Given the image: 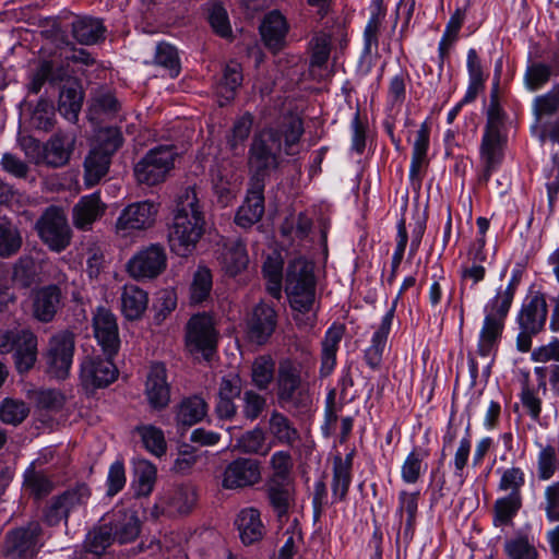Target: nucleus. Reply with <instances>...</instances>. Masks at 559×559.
Masks as SVG:
<instances>
[{"mask_svg": "<svg viewBox=\"0 0 559 559\" xmlns=\"http://www.w3.org/2000/svg\"><path fill=\"white\" fill-rule=\"evenodd\" d=\"M204 224L195 189L185 188L177 197L173 223L168 227L170 250L179 257L191 254L203 234Z\"/></svg>", "mask_w": 559, "mask_h": 559, "instance_id": "obj_1", "label": "nucleus"}, {"mask_svg": "<svg viewBox=\"0 0 559 559\" xmlns=\"http://www.w3.org/2000/svg\"><path fill=\"white\" fill-rule=\"evenodd\" d=\"M316 287L314 263L304 257L289 261L285 273V292L294 310L305 313L312 309Z\"/></svg>", "mask_w": 559, "mask_h": 559, "instance_id": "obj_2", "label": "nucleus"}, {"mask_svg": "<svg viewBox=\"0 0 559 559\" xmlns=\"http://www.w3.org/2000/svg\"><path fill=\"white\" fill-rule=\"evenodd\" d=\"M282 133L275 128H265L254 134L248 152L250 182L264 183L269 174L280 166Z\"/></svg>", "mask_w": 559, "mask_h": 559, "instance_id": "obj_3", "label": "nucleus"}, {"mask_svg": "<svg viewBox=\"0 0 559 559\" xmlns=\"http://www.w3.org/2000/svg\"><path fill=\"white\" fill-rule=\"evenodd\" d=\"M513 299V295L499 287L495 296L486 304L485 318L477 344V352L480 356L487 357L497 348Z\"/></svg>", "mask_w": 559, "mask_h": 559, "instance_id": "obj_4", "label": "nucleus"}, {"mask_svg": "<svg viewBox=\"0 0 559 559\" xmlns=\"http://www.w3.org/2000/svg\"><path fill=\"white\" fill-rule=\"evenodd\" d=\"M177 155L174 145H157L148 150L133 167L136 182L150 187L164 182L175 166Z\"/></svg>", "mask_w": 559, "mask_h": 559, "instance_id": "obj_5", "label": "nucleus"}, {"mask_svg": "<svg viewBox=\"0 0 559 559\" xmlns=\"http://www.w3.org/2000/svg\"><path fill=\"white\" fill-rule=\"evenodd\" d=\"M532 112V131L539 141L559 143V84L533 99Z\"/></svg>", "mask_w": 559, "mask_h": 559, "instance_id": "obj_6", "label": "nucleus"}, {"mask_svg": "<svg viewBox=\"0 0 559 559\" xmlns=\"http://www.w3.org/2000/svg\"><path fill=\"white\" fill-rule=\"evenodd\" d=\"M75 334L70 330L53 333L43 350L46 372L58 380H66L73 364Z\"/></svg>", "mask_w": 559, "mask_h": 559, "instance_id": "obj_7", "label": "nucleus"}, {"mask_svg": "<svg viewBox=\"0 0 559 559\" xmlns=\"http://www.w3.org/2000/svg\"><path fill=\"white\" fill-rule=\"evenodd\" d=\"M38 340L28 329H14L0 332V353H13L16 370L28 372L37 360Z\"/></svg>", "mask_w": 559, "mask_h": 559, "instance_id": "obj_8", "label": "nucleus"}, {"mask_svg": "<svg viewBox=\"0 0 559 559\" xmlns=\"http://www.w3.org/2000/svg\"><path fill=\"white\" fill-rule=\"evenodd\" d=\"M40 239L50 250L61 252L69 247L72 230L64 211L58 206H49L37 222Z\"/></svg>", "mask_w": 559, "mask_h": 559, "instance_id": "obj_9", "label": "nucleus"}, {"mask_svg": "<svg viewBox=\"0 0 559 559\" xmlns=\"http://www.w3.org/2000/svg\"><path fill=\"white\" fill-rule=\"evenodd\" d=\"M218 332L213 318L206 313L192 316L186 326V347L191 354L201 353L210 360L216 349Z\"/></svg>", "mask_w": 559, "mask_h": 559, "instance_id": "obj_10", "label": "nucleus"}, {"mask_svg": "<svg viewBox=\"0 0 559 559\" xmlns=\"http://www.w3.org/2000/svg\"><path fill=\"white\" fill-rule=\"evenodd\" d=\"M92 495L91 488L85 483H76L70 486L61 495L51 499L45 511V521L53 526L61 521H68L71 512L84 507Z\"/></svg>", "mask_w": 559, "mask_h": 559, "instance_id": "obj_11", "label": "nucleus"}, {"mask_svg": "<svg viewBox=\"0 0 559 559\" xmlns=\"http://www.w3.org/2000/svg\"><path fill=\"white\" fill-rule=\"evenodd\" d=\"M41 534V526L37 521L7 533L3 556L5 559H31L35 556Z\"/></svg>", "mask_w": 559, "mask_h": 559, "instance_id": "obj_12", "label": "nucleus"}, {"mask_svg": "<svg viewBox=\"0 0 559 559\" xmlns=\"http://www.w3.org/2000/svg\"><path fill=\"white\" fill-rule=\"evenodd\" d=\"M219 478L225 490L253 487L262 478L261 463L255 459L239 456L225 465Z\"/></svg>", "mask_w": 559, "mask_h": 559, "instance_id": "obj_13", "label": "nucleus"}, {"mask_svg": "<svg viewBox=\"0 0 559 559\" xmlns=\"http://www.w3.org/2000/svg\"><path fill=\"white\" fill-rule=\"evenodd\" d=\"M158 213V205L152 201H140L127 205L116 221V231L128 237L134 231L151 228Z\"/></svg>", "mask_w": 559, "mask_h": 559, "instance_id": "obj_14", "label": "nucleus"}, {"mask_svg": "<svg viewBox=\"0 0 559 559\" xmlns=\"http://www.w3.org/2000/svg\"><path fill=\"white\" fill-rule=\"evenodd\" d=\"M308 377V372L304 366L289 358L283 359L278 364L277 369V397L283 403H293L297 395L304 401V381Z\"/></svg>", "mask_w": 559, "mask_h": 559, "instance_id": "obj_15", "label": "nucleus"}, {"mask_svg": "<svg viewBox=\"0 0 559 559\" xmlns=\"http://www.w3.org/2000/svg\"><path fill=\"white\" fill-rule=\"evenodd\" d=\"M167 265V254L163 246L152 243L138 251L128 262V272L135 280L157 277Z\"/></svg>", "mask_w": 559, "mask_h": 559, "instance_id": "obj_16", "label": "nucleus"}, {"mask_svg": "<svg viewBox=\"0 0 559 559\" xmlns=\"http://www.w3.org/2000/svg\"><path fill=\"white\" fill-rule=\"evenodd\" d=\"M198 500L197 489L191 484L176 485L165 490L157 499L155 509L169 516L191 512Z\"/></svg>", "mask_w": 559, "mask_h": 559, "instance_id": "obj_17", "label": "nucleus"}, {"mask_svg": "<svg viewBox=\"0 0 559 559\" xmlns=\"http://www.w3.org/2000/svg\"><path fill=\"white\" fill-rule=\"evenodd\" d=\"M94 336L104 354L117 355L120 348L119 329L116 316L105 307H97L93 314Z\"/></svg>", "mask_w": 559, "mask_h": 559, "instance_id": "obj_18", "label": "nucleus"}, {"mask_svg": "<svg viewBox=\"0 0 559 559\" xmlns=\"http://www.w3.org/2000/svg\"><path fill=\"white\" fill-rule=\"evenodd\" d=\"M507 142L502 130H485L481 138L479 154L483 170L479 180L487 182L491 174L499 167L503 159V148Z\"/></svg>", "mask_w": 559, "mask_h": 559, "instance_id": "obj_19", "label": "nucleus"}, {"mask_svg": "<svg viewBox=\"0 0 559 559\" xmlns=\"http://www.w3.org/2000/svg\"><path fill=\"white\" fill-rule=\"evenodd\" d=\"M111 358L87 357L81 364V381L86 389L105 388L117 379L118 369Z\"/></svg>", "mask_w": 559, "mask_h": 559, "instance_id": "obj_20", "label": "nucleus"}, {"mask_svg": "<svg viewBox=\"0 0 559 559\" xmlns=\"http://www.w3.org/2000/svg\"><path fill=\"white\" fill-rule=\"evenodd\" d=\"M62 292L58 285L50 284L37 288L32 294V316L40 323H50L62 307Z\"/></svg>", "mask_w": 559, "mask_h": 559, "instance_id": "obj_21", "label": "nucleus"}, {"mask_svg": "<svg viewBox=\"0 0 559 559\" xmlns=\"http://www.w3.org/2000/svg\"><path fill=\"white\" fill-rule=\"evenodd\" d=\"M547 316L546 295L542 292H535L523 301L516 322L520 329H525L531 333H539L545 328Z\"/></svg>", "mask_w": 559, "mask_h": 559, "instance_id": "obj_22", "label": "nucleus"}, {"mask_svg": "<svg viewBox=\"0 0 559 559\" xmlns=\"http://www.w3.org/2000/svg\"><path fill=\"white\" fill-rule=\"evenodd\" d=\"M144 394L150 407L154 411L165 409L170 402V385L167 381V370L164 364L151 366L146 377Z\"/></svg>", "mask_w": 559, "mask_h": 559, "instance_id": "obj_23", "label": "nucleus"}, {"mask_svg": "<svg viewBox=\"0 0 559 559\" xmlns=\"http://www.w3.org/2000/svg\"><path fill=\"white\" fill-rule=\"evenodd\" d=\"M105 519L111 528L115 542L126 544L139 536L140 520L135 511L117 506L106 514Z\"/></svg>", "mask_w": 559, "mask_h": 559, "instance_id": "obj_24", "label": "nucleus"}, {"mask_svg": "<svg viewBox=\"0 0 559 559\" xmlns=\"http://www.w3.org/2000/svg\"><path fill=\"white\" fill-rule=\"evenodd\" d=\"M275 326V310L265 304H259L253 308L252 314L247 323L248 337L250 342L263 345L273 334Z\"/></svg>", "mask_w": 559, "mask_h": 559, "instance_id": "obj_25", "label": "nucleus"}, {"mask_svg": "<svg viewBox=\"0 0 559 559\" xmlns=\"http://www.w3.org/2000/svg\"><path fill=\"white\" fill-rule=\"evenodd\" d=\"M264 183L257 181L250 182L246 200L238 209L235 223L242 227L249 228L258 223L264 214Z\"/></svg>", "mask_w": 559, "mask_h": 559, "instance_id": "obj_26", "label": "nucleus"}, {"mask_svg": "<svg viewBox=\"0 0 559 559\" xmlns=\"http://www.w3.org/2000/svg\"><path fill=\"white\" fill-rule=\"evenodd\" d=\"M106 211L97 193L82 197L72 209V223L79 230H91L93 224L99 219Z\"/></svg>", "mask_w": 559, "mask_h": 559, "instance_id": "obj_27", "label": "nucleus"}, {"mask_svg": "<svg viewBox=\"0 0 559 559\" xmlns=\"http://www.w3.org/2000/svg\"><path fill=\"white\" fill-rule=\"evenodd\" d=\"M217 259L226 274L238 275L247 269L249 263L246 243L239 238L225 240Z\"/></svg>", "mask_w": 559, "mask_h": 559, "instance_id": "obj_28", "label": "nucleus"}, {"mask_svg": "<svg viewBox=\"0 0 559 559\" xmlns=\"http://www.w3.org/2000/svg\"><path fill=\"white\" fill-rule=\"evenodd\" d=\"M395 313V302L383 316L381 323L371 337L370 346L365 350V361L373 370L379 369L382 364L384 348L392 328Z\"/></svg>", "mask_w": 559, "mask_h": 559, "instance_id": "obj_29", "label": "nucleus"}, {"mask_svg": "<svg viewBox=\"0 0 559 559\" xmlns=\"http://www.w3.org/2000/svg\"><path fill=\"white\" fill-rule=\"evenodd\" d=\"M235 525L241 542L247 546L260 542L265 535V526L261 520V513L254 507L241 509L237 514Z\"/></svg>", "mask_w": 559, "mask_h": 559, "instance_id": "obj_30", "label": "nucleus"}, {"mask_svg": "<svg viewBox=\"0 0 559 559\" xmlns=\"http://www.w3.org/2000/svg\"><path fill=\"white\" fill-rule=\"evenodd\" d=\"M69 76L68 68L62 63L53 60H43L32 74L27 88L29 93L38 94L46 82L58 84L63 81H69Z\"/></svg>", "mask_w": 559, "mask_h": 559, "instance_id": "obj_31", "label": "nucleus"}, {"mask_svg": "<svg viewBox=\"0 0 559 559\" xmlns=\"http://www.w3.org/2000/svg\"><path fill=\"white\" fill-rule=\"evenodd\" d=\"M74 139L63 132H57L45 143V165L49 167L64 166L71 156Z\"/></svg>", "mask_w": 559, "mask_h": 559, "instance_id": "obj_32", "label": "nucleus"}, {"mask_svg": "<svg viewBox=\"0 0 559 559\" xmlns=\"http://www.w3.org/2000/svg\"><path fill=\"white\" fill-rule=\"evenodd\" d=\"M430 127L427 121L423 122L416 133L415 141L413 143L412 160L409 166V178L412 181L421 180V173L428 165L429 160L427 157L429 148Z\"/></svg>", "mask_w": 559, "mask_h": 559, "instance_id": "obj_33", "label": "nucleus"}, {"mask_svg": "<svg viewBox=\"0 0 559 559\" xmlns=\"http://www.w3.org/2000/svg\"><path fill=\"white\" fill-rule=\"evenodd\" d=\"M344 335V326L333 324L330 326L321 343L320 377H329L336 366V353Z\"/></svg>", "mask_w": 559, "mask_h": 559, "instance_id": "obj_34", "label": "nucleus"}, {"mask_svg": "<svg viewBox=\"0 0 559 559\" xmlns=\"http://www.w3.org/2000/svg\"><path fill=\"white\" fill-rule=\"evenodd\" d=\"M287 31L286 20L277 11L266 14L260 26V34L265 46L275 51L283 47Z\"/></svg>", "mask_w": 559, "mask_h": 559, "instance_id": "obj_35", "label": "nucleus"}, {"mask_svg": "<svg viewBox=\"0 0 559 559\" xmlns=\"http://www.w3.org/2000/svg\"><path fill=\"white\" fill-rule=\"evenodd\" d=\"M265 492L277 516L286 515L294 499V481L266 480Z\"/></svg>", "mask_w": 559, "mask_h": 559, "instance_id": "obj_36", "label": "nucleus"}, {"mask_svg": "<svg viewBox=\"0 0 559 559\" xmlns=\"http://www.w3.org/2000/svg\"><path fill=\"white\" fill-rule=\"evenodd\" d=\"M115 542L111 528L103 519V524L95 527L86 535L84 547L85 551L74 559H99L105 549Z\"/></svg>", "mask_w": 559, "mask_h": 559, "instance_id": "obj_37", "label": "nucleus"}, {"mask_svg": "<svg viewBox=\"0 0 559 559\" xmlns=\"http://www.w3.org/2000/svg\"><path fill=\"white\" fill-rule=\"evenodd\" d=\"M207 403L199 395L185 397L176 406V423L181 426H193L206 416Z\"/></svg>", "mask_w": 559, "mask_h": 559, "instance_id": "obj_38", "label": "nucleus"}, {"mask_svg": "<svg viewBox=\"0 0 559 559\" xmlns=\"http://www.w3.org/2000/svg\"><path fill=\"white\" fill-rule=\"evenodd\" d=\"M83 92L76 81H67L58 100V111L69 121H75L82 107Z\"/></svg>", "mask_w": 559, "mask_h": 559, "instance_id": "obj_39", "label": "nucleus"}, {"mask_svg": "<svg viewBox=\"0 0 559 559\" xmlns=\"http://www.w3.org/2000/svg\"><path fill=\"white\" fill-rule=\"evenodd\" d=\"M72 35L82 45H95L105 38L106 28L99 19L80 16L72 22Z\"/></svg>", "mask_w": 559, "mask_h": 559, "instance_id": "obj_40", "label": "nucleus"}, {"mask_svg": "<svg viewBox=\"0 0 559 559\" xmlns=\"http://www.w3.org/2000/svg\"><path fill=\"white\" fill-rule=\"evenodd\" d=\"M121 312L127 320H139L145 312L148 304L146 292L135 285H126L121 297Z\"/></svg>", "mask_w": 559, "mask_h": 559, "instance_id": "obj_41", "label": "nucleus"}, {"mask_svg": "<svg viewBox=\"0 0 559 559\" xmlns=\"http://www.w3.org/2000/svg\"><path fill=\"white\" fill-rule=\"evenodd\" d=\"M269 432L280 444L290 448L300 441V433L294 423L277 411L272 412L270 415Z\"/></svg>", "mask_w": 559, "mask_h": 559, "instance_id": "obj_42", "label": "nucleus"}, {"mask_svg": "<svg viewBox=\"0 0 559 559\" xmlns=\"http://www.w3.org/2000/svg\"><path fill=\"white\" fill-rule=\"evenodd\" d=\"M418 500H419L418 491L408 492L406 490H402L399 493V506L396 509V514L400 518L401 525H402L403 516L406 515L403 536L407 542H411L414 536L416 519H417V513H418Z\"/></svg>", "mask_w": 559, "mask_h": 559, "instance_id": "obj_43", "label": "nucleus"}, {"mask_svg": "<svg viewBox=\"0 0 559 559\" xmlns=\"http://www.w3.org/2000/svg\"><path fill=\"white\" fill-rule=\"evenodd\" d=\"M557 74V68L549 63L530 61L523 75V83L527 91L536 92L545 87Z\"/></svg>", "mask_w": 559, "mask_h": 559, "instance_id": "obj_44", "label": "nucleus"}, {"mask_svg": "<svg viewBox=\"0 0 559 559\" xmlns=\"http://www.w3.org/2000/svg\"><path fill=\"white\" fill-rule=\"evenodd\" d=\"M523 506V497L506 495L498 498L492 507L493 525L496 527L512 525L513 519L516 516Z\"/></svg>", "mask_w": 559, "mask_h": 559, "instance_id": "obj_45", "label": "nucleus"}, {"mask_svg": "<svg viewBox=\"0 0 559 559\" xmlns=\"http://www.w3.org/2000/svg\"><path fill=\"white\" fill-rule=\"evenodd\" d=\"M111 156L93 147L84 160L85 182L94 186L108 173Z\"/></svg>", "mask_w": 559, "mask_h": 559, "instance_id": "obj_46", "label": "nucleus"}, {"mask_svg": "<svg viewBox=\"0 0 559 559\" xmlns=\"http://www.w3.org/2000/svg\"><path fill=\"white\" fill-rule=\"evenodd\" d=\"M559 471V447L554 444H539L536 459V475L538 480L551 479Z\"/></svg>", "mask_w": 559, "mask_h": 559, "instance_id": "obj_47", "label": "nucleus"}, {"mask_svg": "<svg viewBox=\"0 0 559 559\" xmlns=\"http://www.w3.org/2000/svg\"><path fill=\"white\" fill-rule=\"evenodd\" d=\"M429 456V450L415 447L406 456L402 468L401 477L406 484H415L426 469L425 460Z\"/></svg>", "mask_w": 559, "mask_h": 559, "instance_id": "obj_48", "label": "nucleus"}, {"mask_svg": "<svg viewBox=\"0 0 559 559\" xmlns=\"http://www.w3.org/2000/svg\"><path fill=\"white\" fill-rule=\"evenodd\" d=\"M265 439L264 431L257 427L241 435L236 440L235 447L242 453L265 456L272 449L271 444H266Z\"/></svg>", "mask_w": 559, "mask_h": 559, "instance_id": "obj_49", "label": "nucleus"}, {"mask_svg": "<svg viewBox=\"0 0 559 559\" xmlns=\"http://www.w3.org/2000/svg\"><path fill=\"white\" fill-rule=\"evenodd\" d=\"M156 467L146 460L136 462L134 466V490L139 497H147L156 481Z\"/></svg>", "mask_w": 559, "mask_h": 559, "instance_id": "obj_50", "label": "nucleus"}, {"mask_svg": "<svg viewBox=\"0 0 559 559\" xmlns=\"http://www.w3.org/2000/svg\"><path fill=\"white\" fill-rule=\"evenodd\" d=\"M23 243L22 235L16 225L10 222L0 223V257L15 255Z\"/></svg>", "mask_w": 559, "mask_h": 559, "instance_id": "obj_51", "label": "nucleus"}, {"mask_svg": "<svg viewBox=\"0 0 559 559\" xmlns=\"http://www.w3.org/2000/svg\"><path fill=\"white\" fill-rule=\"evenodd\" d=\"M28 415L29 407L22 400L5 397L0 403V420L5 425L19 426Z\"/></svg>", "mask_w": 559, "mask_h": 559, "instance_id": "obj_52", "label": "nucleus"}, {"mask_svg": "<svg viewBox=\"0 0 559 559\" xmlns=\"http://www.w3.org/2000/svg\"><path fill=\"white\" fill-rule=\"evenodd\" d=\"M135 431L147 451L155 456H162L166 453L167 443L164 431L153 425H141L135 427Z\"/></svg>", "mask_w": 559, "mask_h": 559, "instance_id": "obj_53", "label": "nucleus"}, {"mask_svg": "<svg viewBox=\"0 0 559 559\" xmlns=\"http://www.w3.org/2000/svg\"><path fill=\"white\" fill-rule=\"evenodd\" d=\"M242 82L241 67L237 62L226 64L223 76L217 85V94L225 100L229 102L234 98L236 90Z\"/></svg>", "mask_w": 559, "mask_h": 559, "instance_id": "obj_54", "label": "nucleus"}, {"mask_svg": "<svg viewBox=\"0 0 559 559\" xmlns=\"http://www.w3.org/2000/svg\"><path fill=\"white\" fill-rule=\"evenodd\" d=\"M275 361L271 356L262 355L254 359L251 367V379L259 390H266L274 379Z\"/></svg>", "mask_w": 559, "mask_h": 559, "instance_id": "obj_55", "label": "nucleus"}, {"mask_svg": "<svg viewBox=\"0 0 559 559\" xmlns=\"http://www.w3.org/2000/svg\"><path fill=\"white\" fill-rule=\"evenodd\" d=\"M271 474L267 480L294 481L292 473L294 461L288 451H276L272 454L269 462Z\"/></svg>", "mask_w": 559, "mask_h": 559, "instance_id": "obj_56", "label": "nucleus"}, {"mask_svg": "<svg viewBox=\"0 0 559 559\" xmlns=\"http://www.w3.org/2000/svg\"><path fill=\"white\" fill-rule=\"evenodd\" d=\"M24 488L35 498H43L51 492L53 483L46 474L31 466L24 473Z\"/></svg>", "mask_w": 559, "mask_h": 559, "instance_id": "obj_57", "label": "nucleus"}, {"mask_svg": "<svg viewBox=\"0 0 559 559\" xmlns=\"http://www.w3.org/2000/svg\"><path fill=\"white\" fill-rule=\"evenodd\" d=\"M264 278L266 280V289L269 294L280 299L282 296L283 282V262L278 259L269 257L262 267Z\"/></svg>", "mask_w": 559, "mask_h": 559, "instance_id": "obj_58", "label": "nucleus"}, {"mask_svg": "<svg viewBox=\"0 0 559 559\" xmlns=\"http://www.w3.org/2000/svg\"><path fill=\"white\" fill-rule=\"evenodd\" d=\"M525 485V473L519 466L504 468L498 483V490L510 496L522 497V488Z\"/></svg>", "mask_w": 559, "mask_h": 559, "instance_id": "obj_59", "label": "nucleus"}, {"mask_svg": "<svg viewBox=\"0 0 559 559\" xmlns=\"http://www.w3.org/2000/svg\"><path fill=\"white\" fill-rule=\"evenodd\" d=\"M539 390L534 389L530 385V373L528 371L522 372L521 380V394L520 399L523 407L532 419L537 420L542 413V400L538 397L537 392Z\"/></svg>", "mask_w": 559, "mask_h": 559, "instance_id": "obj_60", "label": "nucleus"}, {"mask_svg": "<svg viewBox=\"0 0 559 559\" xmlns=\"http://www.w3.org/2000/svg\"><path fill=\"white\" fill-rule=\"evenodd\" d=\"M213 281L211 271L207 267H199L194 273L190 286V300L193 304H202L212 292Z\"/></svg>", "mask_w": 559, "mask_h": 559, "instance_id": "obj_61", "label": "nucleus"}, {"mask_svg": "<svg viewBox=\"0 0 559 559\" xmlns=\"http://www.w3.org/2000/svg\"><path fill=\"white\" fill-rule=\"evenodd\" d=\"M253 116L250 112L243 114L234 122L227 143L235 154L243 150V143L251 132Z\"/></svg>", "mask_w": 559, "mask_h": 559, "instance_id": "obj_62", "label": "nucleus"}, {"mask_svg": "<svg viewBox=\"0 0 559 559\" xmlns=\"http://www.w3.org/2000/svg\"><path fill=\"white\" fill-rule=\"evenodd\" d=\"M504 552L508 559H537L538 551L526 536L506 540Z\"/></svg>", "mask_w": 559, "mask_h": 559, "instance_id": "obj_63", "label": "nucleus"}, {"mask_svg": "<svg viewBox=\"0 0 559 559\" xmlns=\"http://www.w3.org/2000/svg\"><path fill=\"white\" fill-rule=\"evenodd\" d=\"M537 378V390H542L543 394L547 392V381L556 396H559V364L550 362L534 368Z\"/></svg>", "mask_w": 559, "mask_h": 559, "instance_id": "obj_64", "label": "nucleus"}]
</instances>
